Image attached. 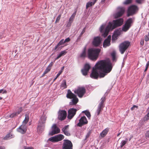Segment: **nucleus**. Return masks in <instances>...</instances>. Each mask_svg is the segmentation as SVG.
<instances>
[{"label": "nucleus", "mask_w": 149, "mask_h": 149, "mask_svg": "<svg viewBox=\"0 0 149 149\" xmlns=\"http://www.w3.org/2000/svg\"><path fill=\"white\" fill-rule=\"evenodd\" d=\"M144 40H141L140 42V44L141 45H144Z\"/></svg>", "instance_id": "e2e57ef3"}, {"label": "nucleus", "mask_w": 149, "mask_h": 149, "mask_svg": "<svg viewBox=\"0 0 149 149\" xmlns=\"http://www.w3.org/2000/svg\"><path fill=\"white\" fill-rule=\"evenodd\" d=\"M110 41L105 39L103 43V47H104L106 48L107 47L110 46Z\"/></svg>", "instance_id": "393cba45"}, {"label": "nucleus", "mask_w": 149, "mask_h": 149, "mask_svg": "<svg viewBox=\"0 0 149 149\" xmlns=\"http://www.w3.org/2000/svg\"><path fill=\"white\" fill-rule=\"evenodd\" d=\"M90 68L91 67L90 65L88 64H86L85 65L84 69L89 71Z\"/></svg>", "instance_id": "e433bc0d"}, {"label": "nucleus", "mask_w": 149, "mask_h": 149, "mask_svg": "<svg viewBox=\"0 0 149 149\" xmlns=\"http://www.w3.org/2000/svg\"><path fill=\"white\" fill-rule=\"evenodd\" d=\"M86 56V49L84 48L81 54L80 57L81 58H85Z\"/></svg>", "instance_id": "7c9ffc66"}, {"label": "nucleus", "mask_w": 149, "mask_h": 149, "mask_svg": "<svg viewBox=\"0 0 149 149\" xmlns=\"http://www.w3.org/2000/svg\"><path fill=\"white\" fill-rule=\"evenodd\" d=\"M76 96L75 94L72 93L70 90H68L67 93L66 95V97L69 99H72L73 97Z\"/></svg>", "instance_id": "6ab92c4d"}, {"label": "nucleus", "mask_w": 149, "mask_h": 149, "mask_svg": "<svg viewBox=\"0 0 149 149\" xmlns=\"http://www.w3.org/2000/svg\"><path fill=\"white\" fill-rule=\"evenodd\" d=\"M118 36L113 34L112 36V41H115L117 39Z\"/></svg>", "instance_id": "a19ab883"}, {"label": "nucleus", "mask_w": 149, "mask_h": 149, "mask_svg": "<svg viewBox=\"0 0 149 149\" xmlns=\"http://www.w3.org/2000/svg\"><path fill=\"white\" fill-rule=\"evenodd\" d=\"M63 141L62 149H72V144L70 141L65 139Z\"/></svg>", "instance_id": "6e6552de"}, {"label": "nucleus", "mask_w": 149, "mask_h": 149, "mask_svg": "<svg viewBox=\"0 0 149 149\" xmlns=\"http://www.w3.org/2000/svg\"><path fill=\"white\" fill-rule=\"evenodd\" d=\"M112 68V64L109 59L100 60L93 68L90 76L95 79L99 77H104L111 71Z\"/></svg>", "instance_id": "f257e3e1"}, {"label": "nucleus", "mask_w": 149, "mask_h": 149, "mask_svg": "<svg viewBox=\"0 0 149 149\" xmlns=\"http://www.w3.org/2000/svg\"><path fill=\"white\" fill-rule=\"evenodd\" d=\"M144 119L145 120H147L149 119V111L147 114L145 116Z\"/></svg>", "instance_id": "a18cd8bd"}, {"label": "nucleus", "mask_w": 149, "mask_h": 149, "mask_svg": "<svg viewBox=\"0 0 149 149\" xmlns=\"http://www.w3.org/2000/svg\"><path fill=\"white\" fill-rule=\"evenodd\" d=\"M17 131L22 134H24L26 131V129L25 125H22L18 128Z\"/></svg>", "instance_id": "a211bd4d"}, {"label": "nucleus", "mask_w": 149, "mask_h": 149, "mask_svg": "<svg viewBox=\"0 0 149 149\" xmlns=\"http://www.w3.org/2000/svg\"><path fill=\"white\" fill-rule=\"evenodd\" d=\"M70 41V39L69 37L68 38L65 39L64 40V42L65 43L69 42Z\"/></svg>", "instance_id": "5fc2aeb1"}, {"label": "nucleus", "mask_w": 149, "mask_h": 149, "mask_svg": "<svg viewBox=\"0 0 149 149\" xmlns=\"http://www.w3.org/2000/svg\"><path fill=\"white\" fill-rule=\"evenodd\" d=\"M88 121L85 116L81 117L79 120V122L77 125V126L81 127L83 125L87 124Z\"/></svg>", "instance_id": "4468645a"}, {"label": "nucleus", "mask_w": 149, "mask_h": 149, "mask_svg": "<svg viewBox=\"0 0 149 149\" xmlns=\"http://www.w3.org/2000/svg\"><path fill=\"white\" fill-rule=\"evenodd\" d=\"M61 17V15H59L56 19L55 22V23H58Z\"/></svg>", "instance_id": "de8ad7c7"}, {"label": "nucleus", "mask_w": 149, "mask_h": 149, "mask_svg": "<svg viewBox=\"0 0 149 149\" xmlns=\"http://www.w3.org/2000/svg\"><path fill=\"white\" fill-rule=\"evenodd\" d=\"M54 63V62H51L49 64V65L48 66V67L49 68H51V67L53 65Z\"/></svg>", "instance_id": "4d7b16f0"}, {"label": "nucleus", "mask_w": 149, "mask_h": 149, "mask_svg": "<svg viewBox=\"0 0 149 149\" xmlns=\"http://www.w3.org/2000/svg\"><path fill=\"white\" fill-rule=\"evenodd\" d=\"M146 137L149 138V130L147 131L145 134Z\"/></svg>", "instance_id": "3c124183"}, {"label": "nucleus", "mask_w": 149, "mask_h": 149, "mask_svg": "<svg viewBox=\"0 0 149 149\" xmlns=\"http://www.w3.org/2000/svg\"><path fill=\"white\" fill-rule=\"evenodd\" d=\"M104 106L99 104L96 111V113L97 115H98L100 112L102 111L103 108L104 107Z\"/></svg>", "instance_id": "412c9836"}, {"label": "nucleus", "mask_w": 149, "mask_h": 149, "mask_svg": "<svg viewBox=\"0 0 149 149\" xmlns=\"http://www.w3.org/2000/svg\"><path fill=\"white\" fill-rule=\"evenodd\" d=\"M66 53V52L65 51H62L58 55L57 57L55 58V60H56L58 59L62 56L65 55Z\"/></svg>", "instance_id": "bb28decb"}, {"label": "nucleus", "mask_w": 149, "mask_h": 149, "mask_svg": "<svg viewBox=\"0 0 149 149\" xmlns=\"http://www.w3.org/2000/svg\"><path fill=\"white\" fill-rule=\"evenodd\" d=\"M64 136L63 135L59 134L49 138V140L52 142H54L61 141L64 139Z\"/></svg>", "instance_id": "1a4fd4ad"}, {"label": "nucleus", "mask_w": 149, "mask_h": 149, "mask_svg": "<svg viewBox=\"0 0 149 149\" xmlns=\"http://www.w3.org/2000/svg\"><path fill=\"white\" fill-rule=\"evenodd\" d=\"M93 1L87 3L86 4V8L87 9L88 8L93 5L95 2H96L97 0H92Z\"/></svg>", "instance_id": "5701e85b"}, {"label": "nucleus", "mask_w": 149, "mask_h": 149, "mask_svg": "<svg viewBox=\"0 0 149 149\" xmlns=\"http://www.w3.org/2000/svg\"><path fill=\"white\" fill-rule=\"evenodd\" d=\"M106 100V97L105 96H104L102 97L101 99V102L99 103V104H100L101 105H102L103 106H104V102Z\"/></svg>", "instance_id": "c9c22d12"}, {"label": "nucleus", "mask_w": 149, "mask_h": 149, "mask_svg": "<svg viewBox=\"0 0 149 149\" xmlns=\"http://www.w3.org/2000/svg\"><path fill=\"white\" fill-rule=\"evenodd\" d=\"M65 42H64V39H62L58 43V44L57 45L55 46L54 49V50H56L57 49L58 47L60 45H62Z\"/></svg>", "instance_id": "c756f323"}, {"label": "nucleus", "mask_w": 149, "mask_h": 149, "mask_svg": "<svg viewBox=\"0 0 149 149\" xmlns=\"http://www.w3.org/2000/svg\"><path fill=\"white\" fill-rule=\"evenodd\" d=\"M132 23L133 21L132 18L128 19L123 26L122 31L124 32L127 31L131 26L132 24Z\"/></svg>", "instance_id": "423d86ee"}, {"label": "nucleus", "mask_w": 149, "mask_h": 149, "mask_svg": "<svg viewBox=\"0 0 149 149\" xmlns=\"http://www.w3.org/2000/svg\"><path fill=\"white\" fill-rule=\"evenodd\" d=\"M29 117L28 115L26 114H25V119L23 121V123H24L25 125L29 121Z\"/></svg>", "instance_id": "72a5a7b5"}, {"label": "nucleus", "mask_w": 149, "mask_h": 149, "mask_svg": "<svg viewBox=\"0 0 149 149\" xmlns=\"http://www.w3.org/2000/svg\"><path fill=\"white\" fill-rule=\"evenodd\" d=\"M22 111V108H20L19 109L18 111L17 112H16L18 114V115L21 113Z\"/></svg>", "instance_id": "6e6d98bb"}, {"label": "nucleus", "mask_w": 149, "mask_h": 149, "mask_svg": "<svg viewBox=\"0 0 149 149\" xmlns=\"http://www.w3.org/2000/svg\"><path fill=\"white\" fill-rule=\"evenodd\" d=\"M109 131V129L108 128H106L104 130H103L101 133H100V135L102 137H104L107 134Z\"/></svg>", "instance_id": "b1692460"}, {"label": "nucleus", "mask_w": 149, "mask_h": 149, "mask_svg": "<svg viewBox=\"0 0 149 149\" xmlns=\"http://www.w3.org/2000/svg\"><path fill=\"white\" fill-rule=\"evenodd\" d=\"M123 19L119 18L113 20L112 22H109L108 26L111 29V30H112L120 26L123 24Z\"/></svg>", "instance_id": "7ed1b4c3"}, {"label": "nucleus", "mask_w": 149, "mask_h": 149, "mask_svg": "<svg viewBox=\"0 0 149 149\" xmlns=\"http://www.w3.org/2000/svg\"><path fill=\"white\" fill-rule=\"evenodd\" d=\"M136 107V108H138V107L137 106H136L135 105H134L133 106L131 107V109L132 110H133Z\"/></svg>", "instance_id": "052dcab7"}, {"label": "nucleus", "mask_w": 149, "mask_h": 149, "mask_svg": "<svg viewBox=\"0 0 149 149\" xmlns=\"http://www.w3.org/2000/svg\"><path fill=\"white\" fill-rule=\"evenodd\" d=\"M2 93L3 94L6 93H7V91L6 90H3V89L0 90V93Z\"/></svg>", "instance_id": "603ef678"}, {"label": "nucleus", "mask_w": 149, "mask_h": 149, "mask_svg": "<svg viewBox=\"0 0 149 149\" xmlns=\"http://www.w3.org/2000/svg\"><path fill=\"white\" fill-rule=\"evenodd\" d=\"M81 71L83 74L84 76L86 75L88 72V71H87V70H86L84 69H82L81 70Z\"/></svg>", "instance_id": "58836bf2"}, {"label": "nucleus", "mask_w": 149, "mask_h": 149, "mask_svg": "<svg viewBox=\"0 0 149 149\" xmlns=\"http://www.w3.org/2000/svg\"><path fill=\"white\" fill-rule=\"evenodd\" d=\"M69 125H65L62 129V131L64 134L66 135L69 136L70 135V133L68 131L69 129Z\"/></svg>", "instance_id": "f3484780"}, {"label": "nucleus", "mask_w": 149, "mask_h": 149, "mask_svg": "<svg viewBox=\"0 0 149 149\" xmlns=\"http://www.w3.org/2000/svg\"><path fill=\"white\" fill-rule=\"evenodd\" d=\"M58 119L63 120H65L67 116L66 111L65 110H59L58 112Z\"/></svg>", "instance_id": "f8f14e48"}, {"label": "nucleus", "mask_w": 149, "mask_h": 149, "mask_svg": "<svg viewBox=\"0 0 149 149\" xmlns=\"http://www.w3.org/2000/svg\"><path fill=\"white\" fill-rule=\"evenodd\" d=\"M77 109L73 108H70L68 111V118L69 119H71L75 115Z\"/></svg>", "instance_id": "ddd939ff"}, {"label": "nucleus", "mask_w": 149, "mask_h": 149, "mask_svg": "<svg viewBox=\"0 0 149 149\" xmlns=\"http://www.w3.org/2000/svg\"><path fill=\"white\" fill-rule=\"evenodd\" d=\"M47 72H46L45 70V71L43 73H44V75H45V74H46Z\"/></svg>", "instance_id": "774afa93"}, {"label": "nucleus", "mask_w": 149, "mask_h": 149, "mask_svg": "<svg viewBox=\"0 0 149 149\" xmlns=\"http://www.w3.org/2000/svg\"><path fill=\"white\" fill-rule=\"evenodd\" d=\"M91 132H89L88 133H87L86 136V138H88L89 136H90V134H91Z\"/></svg>", "instance_id": "bf43d9fd"}, {"label": "nucleus", "mask_w": 149, "mask_h": 149, "mask_svg": "<svg viewBox=\"0 0 149 149\" xmlns=\"http://www.w3.org/2000/svg\"><path fill=\"white\" fill-rule=\"evenodd\" d=\"M74 92L77 93L79 97L81 98L86 93V89L84 87H79Z\"/></svg>", "instance_id": "9d476101"}, {"label": "nucleus", "mask_w": 149, "mask_h": 149, "mask_svg": "<svg viewBox=\"0 0 149 149\" xmlns=\"http://www.w3.org/2000/svg\"><path fill=\"white\" fill-rule=\"evenodd\" d=\"M5 147L4 146H0V149H4Z\"/></svg>", "instance_id": "69168bd1"}, {"label": "nucleus", "mask_w": 149, "mask_h": 149, "mask_svg": "<svg viewBox=\"0 0 149 149\" xmlns=\"http://www.w3.org/2000/svg\"><path fill=\"white\" fill-rule=\"evenodd\" d=\"M101 39L100 37L97 36L94 38L92 44L95 47L99 46L101 44Z\"/></svg>", "instance_id": "dca6fc26"}, {"label": "nucleus", "mask_w": 149, "mask_h": 149, "mask_svg": "<svg viewBox=\"0 0 149 149\" xmlns=\"http://www.w3.org/2000/svg\"><path fill=\"white\" fill-rule=\"evenodd\" d=\"M52 131L49 133V134L52 136L59 133L60 132V129L55 124L52 125Z\"/></svg>", "instance_id": "9b49d317"}, {"label": "nucleus", "mask_w": 149, "mask_h": 149, "mask_svg": "<svg viewBox=\"0 0 149 149\" xmlns=\"http://www.w3.org/2000/svg\"><path fill=\"white\" fill-rule=\"evenodd\" d=\"M24 149H34L32 147H29L24 146Z\"/></svg>", "instance_id": "864d4df0"}, {"label": "nucleus", "mask_w": 149, "mask_h": 149, "mask_svg": "<svg viewBox=\"0 0 149 149\" xmlns=\"http://www.w3.org/2000/svg\"><path fill=\"white\" fill-rule=\"evenodd\" d=\"M105 26V24H103L101 25L100 29V32L103 33L102 35L104 38L106 37L107 36L110 30H111L108 26L106 27L104 30Z\"/></svg>", "instance_id": "0eeeda50"}, {"label": "nucleus", "mask_w": 149, "mask_h": 149, "mask_svg": "<svg viewBox=\"0 0 149 149\" xmlns=\"http://www.w3.org/2000/svg\"><path fill=\"white\" fill-rule=\"evenodd\" d=\"M111 39V35H109L108 36L107 38L106 39V40H108L110 41Z\"/></svg>", "instance_id": "680f3d73"}, {"label": "nucleus", "mask_w": 149, "mask_h": 149, "mask_svg": "<svg viewBox=\"0 0 149 149\" xmlns=\"http://www.w3.org/2000/svg\"><path fill=\"white\" fill-rule=\"evenodd\" d=\"M149 66V61H148V62H147L146 64V67L148 68Z\"/></svg>", "instance_id": "0e129e2a"}, {"label": "nucleus", "mask_w": 149, "mask_h": 149, "mask_svg": "<svg viewBox=\"0 0 149 149\" xmlns=\"http://www.w3.org/2000/svg\"><path fill=\"white\" fill-rule=\"evenodd\" d=\"M85 28H84L81 32L80 35L79 36L78 38H80L81 37V36L83 34V33L85 32Z\"/></svg>", "instance_id": "79ce46f5"}, {"label": "nucleus", "mask_w": 149, "mask_h": 149, "mask_svg": "<svg viewBox=\"0 0 149 149\" xmlns=\"http://www.w3.org/2000/svg\"><path fill=\"white\" fill-rule=\"evenodd\" d=\"M82 113L85 114L86 116L88 118H90L91 116V114L90 112L88 110L84 111L82 112Z\"/></svg>", "instance_id": "473e14b6"}, {"label": "nucleus", "mask_w": 149, "mask_h": 149, "mask_svg": "<svg viewBox=\"0 0 149 149\" xmlns=\"http://www.w3.org/2000/svg\"><path fill=\"white\" fill-rule=\"evenodd\" d=\"M132 0H126L124 3V4L125 5H127L131 3Z\"/></svg>", "instance_id": "c03bdc74"}, {"label": "nucleus", "mask_w": 149, "mask_h": 149, "mask_svg": "<svg viewBox=\"0 0 149 149\" xmlns=\"http://www.w3.org/2000/svg\"><path fill=\"white\" fill-rule=\"evenodd\" d=\"M67 87V86L66 81L65 80H63L61 85V88H62L63 89H64L66 88Z\"/></svg>", "instance_id": "c85d7f7f"}, {"label": "nucleus", "mask_w": 149, "mask_h": 149, "mask_svg": "<svg viewBox=\"0 0 149 149\" xmlns=\"http://www.w3.org/2000/svg\"><path fill=\"white\" fill-rule=\"evenodd\" d=\"M51 69V68H50L47 67L45 70L48 73L50 70Z\"/></svg>", "instance_id": "13d9d810"}, {"label": "nucleus", "mask_w": 149, "mask_h": 149, "mask_svg": "<svg viewBox=\"0 0 149 149\" xmlns=\"http://www.w3.org/2000/svg\"><path fill=\"white\" fill-rule=\"evenodd\" d=\"M100 50L99 48L89 49L88 51V58L91 60L96 61L98 58Z\"/></svg>", "instance_id": "f03ea898"}, {"label": "nucleus", "mask_w": 149, "mask_h": 149, "mask_svg": "<svg viewBox=\"0 0 149 149\" xmlns=\"http://www.w3.org/2000/svg\"><path fill=\"white\" fill-rule=\"evenodd\" d=\"M76 14V12L75 11L74 13L72 15H71L70 18L69 19V22L68 24H70L73 22V19L74 17L75 16V15Z\"/></svg>", "instance_id": "a878e982"}, {"label": "nucleus", "mask_w": 149, "mask_h": 149, "mask_svg": "<svg viewBox=\"0 0 149 149\" xmlns=\"http://www.w3.org/2000/svg\"><path fill=\"white\" fill-rule=\"evenodd\" d=\"M47 117L45 116H42L40 118V120L39 121V124H42L45 123V121L46 120Z\"/></svg>", "instance_id": "4be33fe9"}, {"label": "nucleus", "mask_w": 149, "mask_h": 149, "mask_svg": "<svg viewBox=\"0 0 149 149\" xmlns=\"http://www.w3.org/2000/svg\"><path fill=\"white\" fill-rule=\"evenodd\" d=\"M144 1V0H136V2L138 4H141Z\"/></svg>", "instance_id": "09e8293b"}, {"label": "nucleus", "mask_w": 149, "mask_h": 149, "mask_svg": "<svg viewBox=\"0 0 149 149\" xmlns=\"http://www.w3.org/2000/svg\"><path fill=\"white\" fill-rule=\"evenodd\" d=\"M121 34V32L120 30H116L113 33V34L118 36H119Z\"/></svg>", "instance_id": "4c0bfd02"}, {"label": "nucleus", "mask_w": 149, "mask_h": 149, "mask_svg": "<svg viewBox=\"0 0 149 149\" xmlns=\"http://www.w3.org/2000/svg\"><path fill=\"white\" fill-rule=\"evenodd\" d=\"M138 7L135 5H132L130 6L128 8L127 12V16L129 17L135 14L139 10Z\"/></svg>", "instance_id": "39448f33"}, {"label": "nucleus", "mask_w": 149, "mask_h": 149, "mask_svg": "<svg viewBox=\"0 0 149 149\" xmlns=\"http://www.w3.org/2000/svg\"><path fill=\"white\" fill-rule=\"evenodd\" d=\"M130 45V42L128 41H125L120 44L119 45V50L120 53L123 54Z\"/></svg>", "instance_id": "20e7f679"}, {"label": "nucleus", "mask_w": 149, "mask_h": 149, "mask_svg": "<svg viewBox=\"0 0 149 149\" xmlns=\"http://www.w3.org/2000/svg\"><path fill=\"white\" fill-rule=\"evenodd\" d=\"M62 72V71H60L57 74L56 77L54 78V79L53 80V81H54L56 79L60 76V75L61 74Z\"/></svg>", "instance_id": "37998d69"}, {"label": "nucleus", "mask_w": 149, "mask_h": 149, "mask_svg": "<svg viewBox=\"0 0 149 149\" xmlns=\"http://www.w3.org/2000/svg\"><path fill=\"white\" fill-rule=\"evenodd\" d=\"M127 142V141L123 140L120 143V147L121 148H122Z\"/></svg>", "instance_id": "ea45409f"}, {"label": "nucleus", "mask_w": 149, "mask_h": 149, "mask_svg": "<svg viewBox=\"0 0 149 149\" xmlns=\"http://www.w3.org/2000/svg\"><path fill=\"white\" fill-rule=\"evenodd\" d=\"M73 97L71 101L69 102V104L70 105H76L79 101L78 99L76 96Z\"/></svg>", "instance_id": "aec40b11"}, {"label": "nucleus", "mask_w": 149, "mask_h": 149, "mask_svg": "<svg viewBox=\"0 0 149 149\" xmlns=\"http://www.w3.org/2000/svg\"><path fill=\"white\" fill-rule=\"evenodd\" d=\"M45 126L43 125L39 124L37 127V129L38 131H42L43 130Z\"/></svg>", "instance_id": "cd10ccee"}, {"label": "nucleus", "mask_w": 149, "mask_h": 149, "mask_svg": "<svg viewBox=\"0 0 149 149\" xmlns=\"http://www.w3.org/2000/svg\"><path fill=\"white\" fill-rule=\"evenodd\" d=\"M18 114L16 112L15 113H13L11 114L10 116V118H13L15 116H17Z\"/></svg>", "instance_id": "49530a36"}, {"label": "nucleus", "mask_w": 149, "mask_h": 149, "mask_svg": "<svg viewBox=\"0 0 149 149\" xmlns=\"http://www.w3.org/2000/svg\"><path fill=\"white\" fill-rule=\"evenodd\" d=\"M145 40L146 42L149 40V36L148 35H148H146L145 36Z\"/></svg>", "instance_id": "8fccbe9b"}, {"label": "nucleus", "mask_w": 149, "mask_h": 149, "mask_svg": "<svg viewBox=\"0 0 149 149\" xmlns=\"http://www.w3.org/2000/svg\"><path fill=\"white\" fill-rule=\"evenodd\" d=\"M118 11L114 15V17L116 18L121 16L124 14L125 10L123 8L119 7L118 8Z\"/></svg>", "instance_id": "2eb2a0df"}, {"label": "nucleus", "mask_w": 149, "mask_h": 149, "mask_svg": "<svg viewBox=\"0 0 149 149\" xmlns=\"http://www.w3.org/2000/svg\"><path fill=\"white\" fill-rule=\"evenodd\" d=\"M111 56L112 57V59L113 61H116V55L115 52H113L111 54Z\"/></svg>", "instance_id": "f704fd0d"}, {"label": "nucleus", "mask_w": 149, "mask_h": 149, "mask_svg": "<svg viewBox=\"0 0 149 149\" xmlns=\"http://www.w3.org/2000/svg\"><path fill=\"white\" fill-rule=\"evenodd\" d=\"M13 135L10 133L6 135L3 138V139L5 140H8L9 139L13 137Z\"/></svg>", "instance_id": "2f4dec72"}, {"label": "nucleus", "mask_w": 149, "mask_h": 149, "mask_svg": "<svg viewBox=\"0 0 149 149\" xmlns=\"http://www.w3.org/2000/svg\"><path fill=\"white\" fill-rule=\"evenodd\" d=\"M64 66L63 67L61 68V70L60 71H62V70L64 69Z\"/></svg>", "instance_id": "338daca9"}]
</instances>
